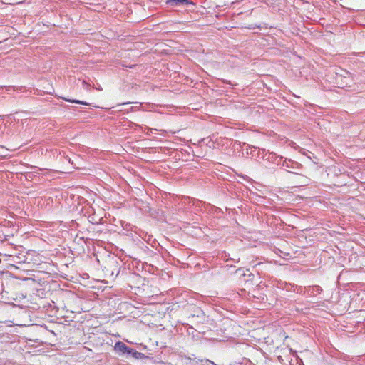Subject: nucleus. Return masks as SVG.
<instances>
[{
  "instance_id": "nucleus-1",
  "label": "nucleus",
  "mask_w": 365,
  "mask_h": 365,
  "mask_svg": "<svg viewBox=\"0 0 365 365\" xmlns=\"http://www.w3.org/2000/svg\"><path fill=\"white\" fill-rule=\"evenodd\" d=\"M281 165L287 168L288 172L295 174H298V171L301 170L302 168V165L300 163L287 158L284 159Z\"/></svg>"
},
{
  "instance_id": "nucleus-2",
  "label": "nucleus",
  "mask_w": 365,
  "mask_h": 365,
  "mask_svg": "<svg viewBox=\"0 0 365 365\" xmlns=\"http://www.w3.org/2000/svg\"><path fill=\"white\" fill-rule=\"evenodd\" d=\"M114 350L118 353L129 354H130L131 348L122 341H118L114 346Z\"/></svg>"
},
{
  "instance_id": "nucleus-3",
  "label": "nucleus",
  "mask_w": 365,
  "mask_h": 365,
  "mask_svg": "<svg viewBox=\"0 0 365 365\" xmlns=\"http://www.w3.org/2000/svg\"><path fill=\"white\" fill-rule=\"evenodd\" d=\"M266 156H267L266 159L268 161H269L277 165H281L282 163L284 160V158L282 156L277 155L274 153H269L267 154Z\"/></svg>"
},
{
  "instance_id": "nucleus-4",
  "label": "nucleus",
  "mask_w": 365,
  "mask_h": 365,
  "mask_svg": "<svg viewBox=\"0 0 365 365\" xmlns=\"http://www.w3.org/2000/svg\"><path fill=\"white\" fill-rule=\"evenodd\" d=\"M191 4L188 0H168L167 4H168L170 6H178L180 5H187Z\"/></svg>"
},
{
  "instance_id": "nucleus-5",
  "label": "nucleus",
  "mask_w": 365,
  "mask_h": 365,
  "mask_svg": "<svg viewBox=\"0 0 365 365\" xmlns=\"http://www.w3.org/2000/svg\"><path fill=\"white\" fill-rule=\"evenodd\" d=\"M322 289L319 286H314L311 288H309V292H311V293L313 295L319 294L322 292Z\"/></svg>"
},
{
  "instance_id": "nucleus-6",
  "label": "nucleus",
  "mask_w": 365,
  "mask_h": 365,
  "mask_svg": "<svg viewBox=\"0 0 365 365\" xmlns=\"http://www.w3.org/2000/svg\"><path fill=\"white\" fill-rule=\"evenodd\" d=\"M64 100L66 101L71 102V103H78V104H81V105H85V106L88 105V103L87 102L79 101V100L69 99V98H64Z\"/></svg>"
},
{
  "instance_id": "nucleus-7",
  "label": "nucleus",
  "mask_w": 365,
  "mask_h": 365,
  "mask_svg": "<svg viewBox=\"0 0 365 365\" xmlns=\"http://www.w3.org/2000/svg\"><path fill=\"white\" fill-rule=\"evenodd\" d=\"M134 358L139 359L141 355H143L142 353L137 351L136 350L131 348L130 354Z\"/></svg>"
},
{
  "instance_id": "nucleus-8",
  "label": "nucleus",
  "mask_w": 365,
  "mask_h": 365,
  "mask_svg": "<svg viewBox=\"0 0 365 365\" xmlns=\"http://www.w3.org/2000/svg\"><path fill=\"white\" fill-rule=\"evenodd\" d=\"M301 178L303 179V180L302 181V183H303L304 185H308L309 184V178H307L305 176H302Z\"/></svg>"
},
{
  "instance_id": "nucleus-9",
  "label": "nucleus",
  "mask_w": 365,
  "mask_h": 365,
  "mask_svg": "<svg viewBox=\"0 0 365 365\" xmlns=\"http://www.w3.org/2000/svg\"><path fill=\"white\" fill-rule=\"evenodd\" d=\"M205 365H207V364L217 365L213 361L208 360V359H205Z\"/></svg>"
},
{
  "instance_id": "nucleus-10",
  "label": "nucleus",
  "mask_w": 365,
  "mask_h": 365,
  "mask_svg": "<svg viewBox=\"0 0 365 365\" xmlns=\"http://www.w3.org/2000/svg\"><path fill=\"white\" fill-rule=\"evenodd\" d=\"M130 102L123 103L118 104V106H121V105H127V104H130Z\"/></svg>"
},
{
  "instance_id": "nucleus-11",
  "label": "nucleus",
  "mask_w": 365,
  "mask_h": 365,
  "mask_svg": "<svg viewBox=\"0 0 365 365\" xmlns=\"http://www.w3.org/2000/svg\"><path fill=\"white\" fill-rule=\"evenodd\" d=\"M232 260L235 261V262H238L240 261V259H237V260L234 259H231Z\"/></svg>"
},
{
  "instance_id": "nucleus-12",
  "label": "nucleus",
  "mask_w": 365,
  "mask_h": 365,
  "mask_svg": "<svg viewBox=\"0 0 365 365\" xmlns=\"http://www.w3.org/2000/svg\"><path fill=\"white\" fill-rule=\"evenodd\" d=\"M255 27L259 28V26H253V27H250V29H255Z\"/></svg>"
},
{
  "instance_id": "nucleus-13",
  "label": "nucleus",
  "mask_w": 365,
  "mask_h": 365,
  "mask_svg": "<svg viewBox=\"0 0 365 365\" xmlns=\"http://www.w3.org/2000/svg\"><path fill=\"white\" fill-rule=\"evenodd\" d=\"M220 6H220V5H217V6H216V8L217 9V8H219V7H220Z\"/></svg>"
}]
</instances>
